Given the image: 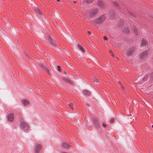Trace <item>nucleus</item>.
<instances>
[{"label": "nucleus", "instance_id": "nucleus-1", "mask_svg": "<svg viewBox=\"0 0 153 153\" xmlns=\"http://www.w3.org/2000/svg\"><path fill=\"white\" fill-rule=\"evenodd\" d=\"M20 126L22 129L24 130H27L28 129V126L27 123L25 122L23 118L20 120Z\"/></svg>", "mask_w": 153, "mask_h": 153}, {"label": "nucleus", "instance_id": "nucleus-2", "mask_svg": "<svg viewBox=\"0 0 153 153\" xmlns=\"http://www.w3.org/2000/svg\"><path fill=\"white\" fill-rule=\"evenodd\" d=\"M52 36L51 34H48V40L50 44L53 46L54 48H57L56 44L54 42L52 38Z\"/></svg>", "mask_w": 153, "mask_h": 153}, {"label": "nucleus", "instance_id": "nucleus-3", "mask_svg": "<svg viewBox=\"0 0 153 153\" xmlns=\"http://www.w3.org/2000/svg\"><path fill=\"white\" fill-rule=\"evenodd\" d=\"M112 4L114 6L118 9L120 11L122 12L123 13H125V9L124 7H123V8H121L120 6L118 4L117 2H113Z\"/></svg>", "mask_w": 153, "mask_h": 153}, {"label": "nucleus", "instance_id": "nucleus-4", "mask_svg": "<svg viewBox=\"0 0 153 153\" xmlns=\"http://www.w3.org/2000/svg\"><path fill=\"white\" fill-rule=\"evenodd\" d=\"M93 121L95 128L97 129H99L100 128V124L98 119L97 118H94L93 119Z\"/></svg>", "mask_w": 153, "mask_h": 153}, {"label": "nucleus", "instance_id": "nucleus-5", "mask_svg": "<svg viewBox=\"0 0 153 153\" xmlns=\"http://www.w3.org/2000/svg\"><path fill=\"white\" fill-rule=\"evenodd\" d=\"M105 19V17L103 15L101 16L95 20V23L97 24H100Z\"/></svg>", "mask_w": 153, "mask_h": 153}, {"label": "nucleus", "instance_id": "nucleus-6", "mask_svg": "<svg viewBox=\"0 0 153 153\" xmlns=\"http://www.w3.org/2000/svg\"><path fill=\"white\" fill-rule=\"evenodd\" d=\"M134 51L135 48H131L128 50H127L126 53L127 56H131L134 52Z\"/></svg>", "mask_w": 153, "mask_h": 153}, {"label": "nucleus", "instance_id": "nucleus-7", "mask_svg": "<svg viewBox=\"0 0 153 153\" xmlns=\"http://www.w3.org/2000/svg\"><path fill=\"white\" fill-rule=\"evenodd\" d=\"M34 10L38 14L39 16H40V17L42 18H44V16L42 14V12L38 7H35L34 8Z\"/></svg>", "mask_w": 153, "mask_h": 153}, {"label": "nucleus", "instance_id": "nucleus-8", "mask_svg": "<svg viewBox=\"0 0 153 153\" xmlns=\"http://www.w3.org/2000/svg\"><path fill=\"white\" fill-rule=\"evenodd\" d=\"M42 148V146L41 145L38 144L36 146L35 149V153H39Z\"/></svg>", "mask_w": 153, "mask_h": 153}, {"label": "nucleus", "instance_id": "nucleus-9", "mask_svg": "<svg viewBox=\"0 0 153 153\" xmlns=\"http://www.w3.org/2000/svg\"><path fill=\"white\" fill-rule=\"evenodd\" d=\"M148 51L146 50L141 53L140 56V57L141 59L145 58L147 55Z\"/></svg>", "mask_w": 153, "mask_h": 153}, {"label": "nucleus", "instance_id": "nucleus-10", "mask_svg": "<svg viewBox=\"0 0 153 153\" xmlns=\"http://www.w3.org/2000/svg\"><path fill=\"white\" fill-rule=\"evenodd\" d=\"M39 65L46 71L48 74H50V73H49V69L46 65H44L41 63H39Z\"/></svg>", "mask_w": 153, "mask_h": 153}, {"label": "nucleus", "instance_id": "nucleus-11", "mask_svg": "<svg viewBox=\"0 0 153 153\" xmlns=\"http://www.w3.org/2000/svg\"><path fill=\"white\" fill-rule=\"evenodd\" d=\"M8 120L9 121H13L14 120V114L10 113L7 115Z\"/></svg>", "mask_w": 153, "mask_h": 153}, {"label": "nucleus", "instance_id": "nucleus-12", "mask_svg": "<svg viewBox=\"0 0 153 153\" xmlns=\"http://www.w3.org/2000/svg\"><path fill=\"white\" fill-rule=\"evenodd\" d=\"M98 12L97 9H95L91 10L90 13V16H93L96 14Z\"/></svg>", "mask_w": 153, "mask_h": 153}, {"label": "nucleus", "instance_id": "nucleus-13", "mask_svg": "<svg viewBox=\"0 0 153 153\" xmlns=\"http://www.w3.org/2000/svg\"><path fill=\"white\" fill-rule=\"evenodd\" d=\"M115 12L114 10H111L110 11L109 13L108 14V15L110 18L111 19H112L114 17V16Z\"/></svg>", "mask_w": 153, "mask_h": 153}, {"label": "nucleus", "instance_id": "nucleus-14", "mask_svg": "<svg viewBox=\"0 0 153 153\" xmlns=\"http://www.w3.org/2000/svg\"><path fill=\"white\" fill-rule=\"evenodd\" d=\"M21 102L24 106H26L30 104V102L28 100H21Z\"/></svg>", "mask_w": 153, "mask_h": 153}, {"label": "nucleus", "instance_id": "nucleus-15", "mask_svg": "<svg viewBox=\"0 0 153 153\" xmlns=\"http://www.w3.org/2000/svg\"><path fill=\"white\" fill-rule=\"evenodd\" d=\"M82 92L84 94H85L87 96L89 95L91 93L88 90L86 89H84L82 91Z\"/></svg>", "mask_w": 153, "mask_h": 153}, {"label": "nucleus", "instance_id": "nucleus-16", "mask_svg": "<svg viewBox=\"0 0 153 153\" xmlns=\"http://www.w3.org/2000/svg\"><path fill=\"white\" fill-rule=\"evenodd\" d=\"M97 4L101 8L103 7L105 5L100 0H98L97 1Z\"/></svg>", "mask_w": 153, "mask_h": 153}, {"label": "nucleus", "instance_id": "nucleus-17", "mask_svg": "<svg viewBox=\"0 0 153 153\" xmlns=\"http://www.w3.org/2000/svg\"><path fill=\"white\" fill-rule=\"evenodd\" d=\"M147 43V40L146 39H143L141 44V46H145Z\"/></svg>", "mask_w": 153, "mask_h": 153}, {"label": "nucleus", "instance_id": "nucleus-18", "mask_svg": "<svg viewBox=\"0 0 153 153\" xmlns=\"http://www.w3.org/2000/svg\"><path fill=\"white\" fill-rule=\"evenodd\" d=\"M77 46L79 50H80L83 53L85 52V50L80 45L77 44Z\"/></svg>", "mask_w": 153, "mask_h": 153}, {"label": "nucleus", "instance_id": "nucleus-19", "mask_svg": "<svg viewBox=\"0 0 153 153\" xmlns=\"http://www.w3.org/2000/svg\"><path fill=\"white\" fill-rule=\"evenodd\" d=\"M63 80L64 81L67 82L68 83H70L71 84H72L73 83V82L68 78H64Z\"/></svg>", "mask_w": 153, "mask_h": 153}, {"label": "nucleus", "instance_id": "nucleus-20", "mask_svg": "<svg viewBox=\"0 0 153 153\" xmlns=\"http://www.w3.org/2000/svg\"><path fill=\"white\" fill-rule=\"evenodd\" d=\"M62 146L63 147L67 149L69 147L70 145L69 144H68L67 143H63L62 144Z\"/></svg>", "mask_w": 153, "mask_h": 153}, {"label": "nucleus", "instance_id": "nucleus-21", "mask_svg": "<svg viewBox=\"0 0 153 153\" xmlns=\"http://www.w3.org/2000/svg\"><path fill=\"white\" fill-rule=\"evenodd\" d=\"M92 79L93 80L94 83L96 84H99V82L98 81L97 79L95 77L93 76Z\"/></svg>", "mask_w": 153, "mask_h": 153}, {"label": "nucleus", "instance_id": "nucleus-22", "mask_svg": "<svg viewBox=\"0 0 153 153\" xmlns=\"http://www.w3.org/2000/svg\"><path fill=\"white\" fill-rule=\"evenodd\" d=\"M133 29H134V31L135 32V34L136 35H138V33L137 32V29L135 27H133Z\"/></svg>", "mask_w": 153, "mask_h": 153}, {"label": "nucleus", "instance_id": "nucleus-23", "mask_svg": "<svg viewBox=\"0 0 153 153\" xmlns=\"http://www.w3.org/2000/svg\"><path fill=\"white\" fill-rule=\"evenodd\" d=\"M68 105L70 107V108L72 109H74V108L73 107V105L72 104L70 103L68 104Z\"/></svg>", "mask_w": 153, "mask_h": 153}, {"label": "nucleus", "instance_id": "nucleus-24", "mask_svg": "<svg viewBox=\"0 0 153 153\" xmlns=\"http://www.w3.org/2000/svg\"><path fill=\"white\" fill-rule=\"evenodd\" d=\"M121 88V90L123 91L124 93H125L126 92V90L125 89L124 87L123 86H121V87H120Z\"/></svg>", "mask_w": 153, "mask_h": 153}, {"label": "nucleus", "instance_id": "nucleus-25", "mask_svg": "<svg viewBox=\"0 0 153 153\" xmlns=\"http://www.w3.org/2000/svg\"><path fill=\"white\" fill-rule=\"evenodd\" d=\"M86 2L88 3H91L93 1V0H86Z\"/></svg>", "mask_w": 153, "mask_h": 153}, {"label": "nucleus", "instance_id": "nucleus-26", "mask_svg": "<svg viewBox=\"0 0 153 153\" xmlns=\"http://www.w3.org/2000/svg\"><path fill=\"white\" fill-rule=\"evenodd\" d=\"M47 56L48 57V59H50L52 57V56L50 54H48L47 55Z\"/></svg>", "mask_w": 153, "mask_h": 153}, {"label": "nucleus", "instance_id": "nucleus-27", "mask_svg": "<svg viewBox=\"0 0 153 153\" xmlns=\"http://www.w3.org/2000/svg\"><path fill=\"white\" fill-rule=\"evenodd\" d=\"M150 79H153V73H152L150 75Z\"/></svg>", "mask_w": 153, "mask_h": 153}, {"label": "nucleus", "instance_id": "nucleus-28", "mask_svg": "<svg viewBox=\"0 0 153 153\" xmlns=\"http://www.w3.org/2000/svg\"><path fill=\"white\" fill-rule=\"evenodd\" d=\"M114 121V120L113 118L111 119L110 121V123H113Z\"/></svg>", "mask_w": 153, "mask_h": 153}, {"label": "nucleus", "instance_id": "nucleus-29", "mask_svg": "<svg viewBox=\"0 0 153 153\" xmlns=\"http://www.w3.org/2000/svg\"><path fill=\"white\" fill-rule=\"evenodd\" d=\"M148 75H146L143 78V79L145 80V79H146L148 77Z\"/></svg>", "mask_w": 153, "mask_h": 153}, {"label": "nucleus", "instance_id": "nucleus-30", "mask_svg": "<svg viewBox=\"0 0 153 153\" xmlns=\"http://www.w3.org/2000/svg\"><path fill=\"white\" fill-rule=\"evenodd\" d=\"M121 24L120 25V26H121L122 25L124 24V22L123 21H121Z\"/></svg>", "mask_w": 153, "mask_h": 153}, {"label": "nucleus", "instance_id": "nucleus-31", "mask_svg": "<svg viewBox=\"0 0 153 153\" xmlns=\"http://www.w3.org/2000/svg\"><path fill=\"white\" fill-rule=\"evenodd\" d=\"M103 39L104 40H106L107 39V38L105 36H104L103 37Z\"/></svg>", "mask_w": 153, "mask_h": 153}, {"label": "nucleus", "instance_id": "nucleus-32", "mask_svg": "<svg viewBox=\"0 0 153 153\" xmlns=\"http://www.w3.org/2000/svg\"><path fill=\"white\" fill-rule=\"evenodd\" d=\"M57 68H58V70L59 71H60L61 69H60V66H57Z\"/></svg>", "mask_w": 153, "mask_h": 153}, {"label": "nucleus", "instance_id": "nucleus-33", "mask_svg": "<svg viewBox=\"0 0 153 153\" xmlns=\"http://www.w3.org/2000/svg\"><path fill=\"white\" fill-rule=\"evenodd\" d=\"M102 127H106V125L104 124H103L102 125Z\"/></svg>", "mask_w": 153, "mask_h": 153}, {"label": "nucleus", "instance_id": "nucleus-34", "mask_svg": "<svg viewBox=\"0 0 153 153\" xmlns=\"http://www.w3.org/2000/svg\"><path fill=\"white\" fill-rule=\"evenodd\" d=\"M131 15L134 16V17H135L136 16L134 14V13L133 12L131 13Z\"/></svg>", "mask_w": 153, "mask_h": 153}, {"label": "nucleus", "instance_id": "nucleus-35", "mask_svg": "<svg viewBox=\"0 0 153 153\" xmlns=\"http://www.w3.org/2000/svg\"><path fill=\"white\" fill-rule=\"evenodd\" d=\"M118 82H119V83L120 85V87H121V86H123V85L121 84V83L120 82V81H118Z\"/></svg>", "mask_w": 153, "mask_h": 153}, {"label": "nucleus", "instance_id": "nucleus-36", "mask_svg": "<svg viewBox=\"0 0 153 153\" xmlns=\"http://www.w3.org/2000/svg\"><path fill=\"white\" fill-rule=\"evenodd\" d=\"M109 52L111 53V55L112 56H113V53H112L111 51V50H109Z\"/></svg>", "mask_w": 153, "mask_h": 153}, {"label": "nucleus", "instance_id": "nucleus-37", "mask_svg": "<svg viewBox=\"0 0 153 153\" xmlns=\"http://www.w3.org/2000/svg\"><path fill=\"white\" fill-rule=\"evenodd\" d=\"M88 32L89 34H91V33L89 31H88Z\"/></svg>", "mask_w": 153, "mask_h": 153}, {"label": "nucleus", "instance_id": "nucleus-38", "mask_svg": "<svg viewBox=\"0 0 153 153\" xmlns=\"http://www.w3.org/2000/svg\"><path fill=\"white\" fill-rule=\"evenodd\" d=\"M38 92H40L41 91L40 90V89H38Z\"/></svg>", "mask_w": 153, "mask_h": 153}, {"label": "nucleus", "instance_id": "nucleus-39", "mask_svg": "<svg viewBox=\"0 0 153 153\" xmlns=\"http://www.w3.org/2000/svg\"><path fill=\"white\" fill-rule=\"evenodd\" d=\"M86 105L87 106H89V104H88V103H86Z\"/></svg>", "mask_w": 153, "mask_h": 153}, {"label": "nucleus", "instance_id": "nucleus-40", "mask_svg": "<svg viewBox=\"0 0 153 153\" xmlns=\"http://www.w3.org/2000/svg\"><path fill=\"white\" fill-rule=\"evenodd\" d=\"M126 33H128V32H129V31L128 30H127L126 31Z\"/></svg>", "mask_w": 153, "mask_h": 153}, {"label": "nucleus", "instance_id": "nucleus-41", "mask_svg": "<svg viewBox=\"0 0 153 153\" xmlns=\"http://www.w3.org/2000/svg\"><path fill=\"white\" fill-rule=\"evenodd\" d=\"M30 74H32V72L31 71H30Z\"/></svg>", "mask_w": 153, "mask_h": 153}, {"label": "nucleus", "instance_id": "nucleus-42", "mask_svg": "<svg viewBox=\"0 0 153 153\" xmlns=\"http://www.w3.org/2000/svg\"><path fill=\"white\" fill-rule=\"evenodd\" d=\"M74 2L75 3H76V1H74Z\"/></svg>", "mask_w": 153, "mask_h": 153}, {"label": "nucleus", "instance_id": "nucleus-43", "mask_svg": "<svg viewBox=\"0 0 153 153\" xmlns=\"http://www.w3.org/2000/svg\"><path fill=\"white\" fill-rule=\"evenodd\" d=\"M56 1H60L59 0H56Z\"/></svg>", "mask_w": 153, "mask_h": 153}, {"label": "nucleus", "instance_id": "nucleus-44", "mask_svg": "<svg viewBox=\"0 0 153 153\" xmlns=\"http://www.w3.org/2000/svg\"><path fill=\"white\" fill-rule=\"evenodd\" d=\"M88 23H90V21H88Z\"/></svg>", "mask_w": 153, "mask_h": 153}, {"label": "nucleus", "instance_id": "nucleus-45", "mask_svg": "<svg viewBox=\"0 0 153 153\" xmlns=\"http://www.w3.org/2000/svg\"><path fill=\"white\" fill-rule=\"evenodd\" d=\"M152 127L153 128V125H152Z\"/></svg>", "mask_w": 153, "mask_h": 153}, {"label": "nucleus", "instance_id": "nucleus-46", "mask_svg": "<svg viewBox=\"0 0 153 153\" xmlns=\"http://www.w3.org/2000/svg\"><path fill=\"white\" fill-rule=\"evenodd\" d=\"M63 153H66V152H63Z\"/></svg>", "mask_w": 153, "mask_h": 153}, {"label": "nucleus", "instance_id": "nucleus-47", "mask_svg": "<svg viewBox=\"0 0 153 153\" xmlns=\"http://www.w3.org/2000/svg\"><path fill=\"white\" fill-rule=\"evenodd\" d=\"M114 95L115 96H116V95H115V94H114Z\"/></svg>", "mask_w": 153, "mask_h": 153}, {"label": "nucleus", "instance_id": "nucleus-48", "mask_svg": "<svg viewBox=\"0 0 153 153\" xmlns=\"http://www.w3.org/2000/svg\"><path fill=\"white\" fill-rule=\"evenodd\" d=\"M85 20H86V18H85Z\"/></svg>", "mask_w": 153, "mask_h": 153}, {"label": "nucleus", "instance_id": "nucleus-49", "mask_svg": "<svg viewBox=\"0 0 153 153\" xmlns=\"http://www.w3.org/2000/svg\"><path fill=\"white\" fill-rule=\"evenodd\" d=\"M149 152H150V153H150V151H149Z\"/></svg>", "mask_w": 153, "mask_h": 153}]
</instances>
